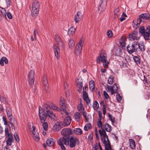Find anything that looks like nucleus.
Masks as SVG:
<instances>
[{"label": "nucleus", "instance_id": "10", "mask_svg": "<svg viewBox=\"0 0 150 150\" xmlns=\"http://www.w3.org/2000/svg\"><path fill=\"white\" fill-rule=\"evenodd\" d=\"M35 72L33 70H30L28 73V81L30 84H33L34 81Z\"/></svg>", "mask_w": 150, "mask_h": 150}, {"label": "nucleus", "instance_id": "24", "mask_svg": "<svg viewBox=\"0 0 150 150\" xmlns=\"http://www.w3.org/2000/svg\"><path fill=\"white\" fill-rule=\"evenodd\" d=\"M107 4V0H101V3L98 9L100 10L102 9V10H104L106 7Z\"/></svg>", "mask_w": 150, "mask_h": 150}, {"label": "nucleus", "instance_id": "16", "mask_svg": "<svg viewBox=\"0 0 150 150\" xmlns=\"http://www.w3.org/2000/svg\"><path fill=\"white\" fill-rule=\"evenodd\" d=\"M83 16V14L81 12L79 11L77 12L74 18V20L76 23H79L81 20Z\"/></svg>", "mask_w": 150, "mask_h": 150}, {"label": "nucleus", "instance_id": "12", "mask_svg": "<svg viewBox=\"0 0 150 150\" xmlns=\"http://www.w3.org/2000/svg\"><path fill=\"white\" fill-rule=\"evenodd\" d=\"M30 129H31L30 131L32 133V136L33 139L36 141H38L40 139V137L38 134L35 131V127L33 126L32 129L31 128Z\"/></svg>", "mask_w": 150, "mask_h": 150}, {"label": "nucleus", "instance_id": "45", "mask_svg": "<svg viewBox=\"0 0 150 150\" xmlns=\"http://www.w3.org/2000/svg\"><path fill=\"white\" fill-rule=\"evenodd\" d=\"M94 82L93 81H91L89 83V87L91 89L93 90L94 88Z\"/></svg>", "mask_w": 150, "mask_h": 150}, {"label": "nucleus", "instance_id": "18", "mask_svg": "<svg viewBox=\"0 0 150 150\" xmlns=\"http://www.w3.org/2000/svg\"><path fill=\"white\" fill-rule=\"evenodd\" d=\"M128 38L130 40H137L139 38L137 37V32L136 31H133L132 33L129 34Z\"/></svg>", "mask_w": 150, "mask_h": 150}, {"label": "nucleus", "instance_id": "33", "mask_svg": "<svg viewBox=\"0 0 150 150\" xmlns=\"http://www.w3.org/2000/svg\"><path fill=\"white\" fill-rule=\"evenodd\" d=\"M75 29L73 27H71L69 29L68 33L69 35H72L74 34L75 33Z\"/></svg>", "mask_w": 150, "mask_h": 150}, {"label": "nucleus", "instance_id": "55", "mask_svg": "<svg viewBox=\"0 0 150 150\" xmlns=\"http://www.w3.org/2000/svg\"><path fill=\"white\" fill-rule=\"evenodd\" d=\"M107 34L109 38L111 37L112 35V32L110 30H108L107 33Z\"/></svg>", "mask_w": 150, "mask_h": 150}, {"label": "nucleus", "instance_id": "29", "mask_svg": "<svg viewBox=\"0 0 150 150\" xmlns=\"http://www.w3.org/2000/svg\"><path fill=\"white\" fill-rule=\"evenodd\" d=\"M32 8H40V3L37 1H34L32 4Z\"/></svg>", "mask_w": 150, "mask_h": 150}, {"label": "nucleus", "instance_id": "1", "mask_svg": "<svg viewBox=\"0 0 150 150\" xmlns=\"http://www.w3.org/2000/svg\"><path fill=\"white\" fill-rule=\"evenodd\" d=\"M97 60L98 63L100 64V62H102L103 66L105 68H106L108 67L109 62L107 60V55L105 51H101L100 55L98 57Z\"/></svg>", "mask_w": 150, "mask_h": 150}, {"label": "nucleus", "instance_id": "5", "mask_svg": "<svg viewBox=\"0 0 150 150\" xmlns=\"http://www.w3.org/2000/svg\"><path fill=\"white\" fill-rule=\"evenodd\" d=\"M138 42L134 41L131 44L129 45L127 47L128 52L129 54H132L134 52H136L138 48Z\"/></svg>", "mask_w": 150, "mask_h": 150}, {"label": "nucleus", "instance_id": "34", "mask_svg": "<svg viewBox=\"0 0 150 150\" xmlns=\"http://www.w3.org/2000/svg\"><path fill=\"white\" fill-rule=\"evenodd\" d=\"M1 9L0 10V13H1H1L2 14H1V15L2 16V17H3L6 19L7 13L6 10L3 8L1 7Z\"/></svg>", "mask_w": 150, "mask_h": 150}, {"label": "nucleus", "instance_id": "51", "mask_svg": "<svg viewBox=\"0 0 150 150\" xmlns=\"http://www.w3.org/2000/svg\"><path fill=\"white\" fill-rule=\"evenodd\" d=\"M119 9L118 8H117L115 9V18H116L118 16L120 15V14L119 13Z\"/></svg>", "mask_w": 150, "mask_h": 150}, {"label": "nucleus", "instance_id": "41", "mask_svg": "<svg viewBox=\"0 0 150 150\" xmlns=\"http://www.w3.org/2000/svg\"><path fill=\"white\" fill-rule=\"evenodd\" d=\"M104 128L106 131L108 132H110L112 130L111 126L108 123H106L105 125Z\"/></svg>", "mask_w": 150, "mask_h": 150}, {"label": "nucleus", "instance_id": "31", "mask_svg": "<svg viewBox=\"0 0 150 150\" xmlns=\"http://www.w3.org/2000/svg\"><path fill=\"white\" fill-rule=\"evenodd\" d=\"M139 47L140 49V51L141 52H143L145 50V47L143 43H139L138 42Z\"/></svg>", "mask_w": 150, "mask_h": 150}, {"label": "nucleus", "instance_id": "37", "mask_svg": "<svg viewBox=\"0 0 150 150\" xmlns=\"http://www.w3.org/2000/svg\"><path fill=\"white\" fill-rule=\"evenodd\" d=\"M126 38L124 37H122L120 41V45L122 47H125L126 45L125 40Z\"/></svg>", "mask_w": 150, "mask_h": 150}, {"label": "nucleus", "instance_id": "35", "mask_svg": "<svg viewBox=\"0 0 150 150\" xmlns=\"http://www.w3.org/2000/svg\"><path fill=\"white\" fill-rule=\"evenodd\" d=\"M74 132L76 134L81 135L82 134V130L79 128H76L74 129Z\"/></svg>", "mask_w": 150, "mask_h": 150}, {"label": "nucleus", "instance_id": "57", "mask_svg": "<svg viewBox=\"0 0 150 150\" xmlns=\"http://www.w3.org/2000/svg\"><path fill=\"white\" fill-rule=\"evenodd\" d=\"M13 140V139H8L6 142L7 145H8L9 146L11 145L12 144Z\"/></svg>", "mask_w": 150, "mask_h": 150}, {"label": "nucleus", "instance_id": "21", "mask_svg": "<svg viewBox=\"0 0 150 150\" xmlns=\"http://www.w3.org/2000/svg\"><path fill=\"white\" fill-rule=\"evenodd\" d=\"M47 144L50 147L53 146L55 143V140L52 138H49L46 140Z\"/></svg>", "mask_w": 150, "mask_h": 150}, {"label": "nucleus", "instance_id": "39", "mask_svg": "<svg viewBox=\"0 0 150 150\" xmlns=\"http://www.w3.org/2000/svg\"><path fill=\"white\" fill-rule=\"evenodd\" d=\"M43 83L45 87H47L48 86V83L47 80V76L46 75H44L43 76L42 79Z\"/></svg>", "mask_w": 150, "mask_h": 150}, {"label": "nucleus", "instance_id": "3", "mask_svg": "<svg viewBox=\"0 0 150 150\" xmlns=\"http://www.w3.org/2000/svg\"><path fill=\"white\" fill-rule=\"evenodd\" d=\"M139 33L143 35L146 40H149L150 36V26H147L145 29L143 26L140 27L139 29Z\"/></svg>", "mask_w": 150, "mask_h": 150}, {"label": "nucleus", "instance_id": "15", "mask_svg": "<svg viewBox=\"0 0 150 150\" xmlns=\"http://www.w3.org/2000/svg\"><path fill=\"white\" fill-rule=\"evenodd\" d=\"M63 123L61 121L57 122L53 126V129L55 131L59 130L63 127Z\"/></svg>", "mask_w": 150, "mask_h": 150}, {"label": "nucleus", "instance_id": "6", "mask_svg": "<svg viewBox=\"0 0 150 150\" xmlns=\"http://www.w3.org/2000/svg\"><path fill=\"white\" fill-rule=\"evenodd\" d=\"M84 44V39L81 38L78 44L76 46L75 53L77 55H79L81 53L82 48Z\"/></svg>", "mask_w": 150, "mask_h": 150}, {"label": "nucleus", "instance_id": "23", "mask_svg": "<svg viewBox=\"0 0 150 150\" xmlns=\"http://www.w3.org/2000/svg\"><path fill=\"white\" fill-rule=\"evenodd\" d=\"M141 22V20L138 18L137 20H134L132 24L133 28L135 29H137L139 27Z\"/></svg>", "mask_w": 150, "mask_h": 150}, {"label": "nucleus", "instance_id": "25", "mask_svg": "<svg viewBox=\"0 0 150 150\" xmlns=\"http://www.w3.org/2000/svg\"><path fill=\"white\" fill-rule=\"evenodd\" d=\"M5 134L6 136L8 137V139H13L12 135L9 133L8 129L7 127L5 128Z\"/></svg>", "mask_w": 150, "mask_h": 150}, {"label": "nucleus", "instance_id": "49", "mask_svg": "<svg viewBox=\"0 0 150 150\" xmlns=\"http://www.w3.org/2000/svg\"><path fill=\"white\" fill-rule=\"evenodd\" d=\"M97 125L99 128H100L102 129H103L104 127L101 121L98 120L97 123Z\"/></svg>", "mask_w": 150, "mask_h": 150}, {"label": "nucleus", "instance_id": "4", "mask_svg": "<svg viewBox=\"0 0 150 150\" xmlns=\"http://www.w3.org/2000/svg\"><path fill=\"white\" fill-rule=\"evenodd\" d=\"M59 105L60 110L58 111L61 112V113L62 115V117L67 115L68 113L65 109L66 107L65 101L62 97H60V98Z\"/></svg>", "mask_w": 150, "mask_h": 150}, {"label": "nucleus", "instance_id": "42", "mask_svg": "<svg viewBox=\"0 0 150 150\" xmlns=\"http://www.w3.org/2000/svg\"><path fill=\"white\" fill-rule=\"evenodd\" d=\"M130 146L132 149H134L135 147V142L134 140L132 139H129Z\"/></svg>", "mask_w": 150, "mask_h": 150}, {"label": "nucleus", "instance_id": "22", "mask_svg": "<svg viewBox=\"0 0 150 150\" xmlns=\"http://www.w3.org/2000/svg\"><path fill=\"white\" fill-rule=\"evenodd\" d=\"M139 20H142V19H143L148 20L150 19V14L148 13H144L140 14L138 18Z\"/></svg>", "mask_w": 150, "mask_h": 150}, {"label": "nucleus", "instance_id": "36", "mask_svg": "<svg viewBox=\"0 0 150 150\" xmlns=\"http://www.w3.org/2000/svg\"><path fill=\"white\" fill-rule=\"evenodd\" d=\"M77 110L81 113L85 110V108L83 104H79L77 106Z\"/></svg>", "mask_w": 150, "mask_h": 150}, {"label": "nucleus", "instance_id": "27", "mask_svg": "<svg viewBox=\"0 0 150 150\" xmlns=\"http://www.w3.org/2000/svg\"><path fill=\"white\" fill-rule=\"evenodd\" d=\"M39 9L32 8L31 11V15L33 17L37 16L39 13Z\"/></svg>", "mask_w": 150, "mask_h": 150}, {"label": "nucleus", "instance_id": "48", "mask_svg": "<svg viewBox=\"0 0 150 150\" xmlns=\"http://www.w3.org/2000/svg\"><path fill=\"white\" fill-rule=\"evenodd\" d=\"M108 117H109V120L111 121L112 123H115V120L114 117L111 115L109 114L108 115Z\"/></svg>", "mask_w": 150, "mask_h": 150}, {"label": "nucleus", "instance_id": "28", "mask_svg": "<svg viewBox=\"0 0 150 150\" xmlns=\"http://www.w3.org/2000/svg\"><path fill=\"white\" fill-rule=\"evenodd\" d=\"M81 115L79 112H76L74 115L75 121L77 122H79L81 119Z\"/></svg>", "mask_w": 150, "mask_h": 150}, {"label": "nucleus", "instance_id": "53", "mask_svg": "<svg viewBox=\"0 0 150 150\" xmlns=\"http://www.w3.org/2000/svg\"><path fill=\"white\" fill-rule=\"evenodd\" d=\"M2 119L3 121L4 122V125L6 126L7 125H8V122L6 120V117L4 116H3L2 117Z\"/></svg>", "mask_w": 150, "mask_h": 150}, {"label": "nucleus", "instance_id": "59", "mask_svg": "<svg viewBox=\"0 0 150 150\" xmlns=\"http://www.w3.org/2000/svg\"><path fill=\"white\" fill-rule=\"evenodd\" d=\"M1 60H4V62H5V64H7L8 62V61L7 59L5 57H3L1 58Z\"/></svg>", "mask_w": 150, "mask_h": 150}, {"label": "nucleus", "instance_id": "64", "mask_svg": "<svg viewBox=\"0 0 150 150\" xmlns=\"http://www.w3.org/2000/svg\"><path fill=\"white\" fill-rule=\"evenodd\" d=\"M81 113H82L83 114V116L85 118V119H87V113L84 110L83 112H81Z\"/></svg>", "mask_w": 150, "mask_h": 150}, {"label": "nucleus", "instance_id": "62", "mask_svg": "<svg viewBox=\"0 0 150 150\" xmlns=\"http://www.w3.org/2000/svg\"><path fill=\"white\" fill-rule=\"evenodd\" d=\"M103 111L104 115H105L106 113V107L105 104H103Z\"/></svg>", "mask_w": 150, "mask_h": 150}, {"label": "nucleus", "instance_id": "63", "mask_svg": "<svg viewBox=\"0 0 150 150\" xmlns=\"http://www.w3.org/2000/svg\"><path fill=\"white\" fill-rule=\"evenodd\" d=\"M95 135L96 136V137L97 138V139H99V137H98V132L97 129L96 128L95 130Z\"/></svg>", "mask_w": 150, "mask_h": 150}, {"label": "nucleus", "instance_id": "54", "mask_svg": "<svg viewBox=\"0 0 150 150\" xmlns=\"http://www.w3.org/2000/svg\"><path fill=\"white\" fill-rule=\"evenodd\" d=\"M116 98L118 102H120L122 100V98L121 96L118 94H117L116 95Z\"/></svg>", "mask_w": 150, "mask_h": 150}, {"label": "nucleus", "instance_id": "44", "mask_svg": "<svg viewBox=\"0 0 150 150\" xmlns=\"http://www.w3.org/2000/svg\"><path fill=\"white\" fill-rule=\"evenodd\" d=\"M114 78L112 76H110L108 79V83L110 84H112L113 83Z\"/></svg>", "mask_w": 150, "mask_h": 150}, {"label": "nucleus", "instance_id": "60", "mask_svg": "<svg viewBox=\"0 0 150 150\" xmlns=\"http://www.w3.org/2000/svg\"><path fill=\"white\" fill-rule=\"evenodd\" d=\"M103 94L105 98L106 99H108L109 98V96L107 93L105 91H103Z\"/></svg>", "mask_w": 150, "mask_h": 150}, {"label": "nucleus", "instance_id": "50", "mask_svg": "<svg viewBox=\"0 0 150 150\" xmlns=\"http://www.w3.org/2000/svg\"><path fill=\"white\" fill-rule=\"evenodd\" d=\"M69 45L70 48L74 47V42L73 40H69Z\"/></svg>", "mask_w": 150, "mask_h": 150}, {"label": "nucleus", "instance_id": "17", "mask_svg": "<svg viewBox=\"0 0 150 150\" xmlns=\"http://www.w3.org/2000/svg\"><path fill=\"white\" fill-rule=\"evenodd\" d=\"M58 47H59L56 44L54 45L53 46L55 55L58 59H59L60 57V50Z\"/></svg>", "mask_w": 150, "mask_h": 150}, {"label": "nucleus", "instance_id": "20", "mask_svg": "<svg viewBox=\"0 0 150 150\" xmlns=\"http://www.w3.org/2000/svg\"><path fill=\"white\" fill-rule=\"evenodd\" d=\"M55 39L57 42L58 46L60 47H63L64 44L62 42L59 36L57 35H56L55 36Z\"/></svg>", "mask_w": 150, "mask_h": 150}, {"label": "nucleus", "instance_id": "30", "mask_svg": "<svg viewBox=\"0 0 150 150\" xmlns=\"http://www.w3.org/2000/svg\"><path fill=\"white\" fill-rule=\"evenodd\" d=\"M50 108L51 109L55 111H58L60 110V108L52 103H50Z\"/></svg>", "mask_w": 150, "mask_h": 150}, {"label": "nucleus", "instance_id": "9", "mask_svg": "<svg viewBox=\"0 0 150 150\" xmlns=\"http://www.w3.org/2000/svg\"><path fill=\"white\" fill-rule=\"evenodd\" d=\"M69 146L71 148L75 147L76 144H79V139L76 137H71L69 138Z\"/></svg>", "mask_w": 150, "mask_h": 150}, {"label": "nucleus", "instance_id": "56", "mask_svg": "<svg viewBox=\"0 0 150 150\" xmlns=\"http://www.w3.org/2000/svg\"><path fill=\"white\" fill-rule=\"evenodd\" d=\"M14 135L16 140L18 142L19 141V139L17 133H15Z\"/></svg>", "mask_w": 150, "mask_h": 150}, {"label": "nucleus", "instance_id": "11", "mask_svg": "<svg viewBox=\"0 0 150 150\" xmlns=\"http://www.w3.org/2000/svg\"><path fill=\"white\" fill-rule=\"evenodd\" d=\"M88 89V87L85 86L83 88V98L84 100L86 101L87 105H88L90 102V100L88 97V93L86 91V90Z\"/></svg>", "mask_w": 150, "mask_h": 150}, {"label": "nucleus", "instance_id": "52", "mask_svg": "<svg viewBox=\"0 0 150 150\" xmlns=\"http://www.w3.org/2000/svg\"><path fill=\"white\" fill-rule=\"evenodd\" d=\"M98 115L99 116V118L98 119V120L101 121V120H102L103 119V117L102 116V113L101 112H98Z\"/></svg>", "mask_w": 150, "mask_h": 150}, {"label": "nucleus", "instance_id": "7", "mask_svg": "<svg viewBox=\"0 0 150 150\" xmlns=\"http://www.w3.org/2000/svg\"><path fill=\"white\" fill-rule=\"evenodd\" d=\"M106 91L108 92H110L112 95L117 93V86L115 83L113 86H110L107 85L106 88Z\"/></svg>", "mask_w": 150, "mask_h": 150}, {"label": "nucleus", "instance_id": "13", "mask_svg": "<svg viewBox=\"0 0 150 150\" xmlns=\"http://www.w3.org/2000/svg\"><path fill=\"white\" fill-rule=\"evenodd\" d=\"M58 144L60 145L64 144L66 145H69V139L64 137L60 138L57 141Z\"/></svg>", "mask_w": 150, "mask_h": 150}, {"label": "nucleus", "instance_id": "47", "mask_svg": "<svg viewBox=\"0 0 150 150\" xmlns=\"http://www.w3.org/2000/svg\"><path fill=\"white\" fill-rule=\"evenodd\" d=\"M42 123V126L44 130H45V131H47L48 127L47 122H45L43 123Z\"/></svg>", "mask_w": 150, "mask_h": 150}, {"label": "nucleus", "instance_id": "14", "mask_svg": "<svg viewBox=\"0 0 150 150\" xmlns=\"http://www.w3.org/2000/svg\"><path fill=\"white\" fill-rule=\"evenodd\" d=\"M40 108H41V107H39V117L40 122L41 123H43L45 122L46 121L47 116L44 112H40Z\"/></svg>", "mask_w": 150, "mask_h": 150}, {"label": "nucleus", "instance_id": "26", "mask_svg": "<svg viewBox=\"0 0 150 150\" xmlns=\"http://www.w3.org/2000/svg\"><path fill=\"white\" fill-rule=\"evenodd\" d=\"M71 118L70 116L66 117L64 120V122L66 126H68L70 125L71 121Z\"/></svg>", "mask_w": 150, "mask_h": 150}, {"label": "nucleus", "instance_id": "2", "mask_svg": "<svg viewBox=\"0 0 150 150\" xmlns=\"http://www.w3.org/2000/svg\"><path fill=\"white\" fill-rule=\"evenodd\" d=\"M99 133L101 136V139L104 144H105L107 147L108 148L110 146V141L104 129L99 130Z\"/></svg>", "mask_w": 150, "mask_h": 150}, {"label": "nucleus", "instance_id": "38", "mask_svg": "<svg viewBox=\"0 0 150 150\" xmlns=\"http://www.w3.org/2000/svg\"><path fill=\"white\" fill-rule=\"evenodd\" d=\"M93 107L95 110H97L99 107V105L97 101H94L93 104Z\"/></svg>", "mask_w": 150, "mask_h": 150}, {"label": "nucleus", "instance_id": "8", "mask_svg": "<svg viewBox=\"0 0 150 150\" xmlns=\"http://www.w3.org/2000/svg\"><path fill=\"white\" fill-rule=\"evenodd\" d=\"M72 133V131L70 128H67L63 129L61 131V134L64 136L63 137L68 139L70 137V135Z\"/></svg>", "mask_w": 150, "mask_h": 150}, {"label": "nucleus", "instance_id": "61", "mask_svg": "<svg viewBox=\"0 0 150 150\" xmlns=\"http://www.w3.org/2000/svg\"><path fill=\"white\" fill-rule=\"evenodd\" d=\"M78 82H77V85H80V84H83L82 82L83 81L81 79H77Z\"/></svg>", "mask_w": 150, "mask_h": 150}, {"label": "nucleus", "instance_id": "40", "mask_svg": "<svg viewBox=\"0 0 150 150\" xmlns=\"http://www.w3.org/2000/svg\"><path fill=\"white\" fill-rule=\"evenodd\" d=\"M7 116L8 117H10L12 115L11 110L9 107H7L6 110Z\"/></svg>", "mask_w": 150, "mask_h": 150}, {"label": "nucleus", "instance_id": "58", "mask_svg": "<svg viewBox=\"0 0 150 150\" xmlns=\"http://www.w3.org/2000/svg\"><path fill=\"white\" fill-rule=\"evenodd\" d=\"M94 150H99V146L97 144H96L94 145V147H93V149Z\"/></svg>", "mask_w": 150, "mask_h": 150}, {"label": "nucleus", "instance_id": "46", "mask_svg": "<svg viewBox=\"0 0 150 150\" xmlns=\"http://www.w3.org/2000/svg\"><path fill=\"white\" fill-rule=\"evenodd\" d=\"M92 127V125L90 123L86 124L85 126L84 129L85 131L88 130Z\"/></svg>", "mask_w": 150, "mask_h": 150}, {"label": "nucleus", "instance_id": "19", "mask_svg": "<svg viewBox=\"0 0 150 150\" xmlns=\"http://www.w3.org/2000/svg\"><path fill=\"white\" fill-rule=\"evenodd\" d=\"M47 116H48L53 121H55L57 118L55 114L50 110L45 113Z\"/></svg>", "mask_w": 150, "mask_h": 150}, {"label": "nucleus", "instance_id": "43", "mask_svg": "<svg viewBox=\"0 0 150 150\" xmlns=\"http://www.w3.org/2000/svg\"><path fill=\"white\" fill-rule=\"evenodd\" d=\"M133 59L137 64H140V60L139 57L134 56L133 57Z\"/></svg>", "mask_w": 150, "mask_h": 150}, {"label": "nucleus", "instance_id": "32", "mask_svg": "<svg viewBox=\"0 0 150 150\" xmlns=\"http://www.w3.org/2000/svg\"><path fill=\"white\" fill-rule=\"evenodd\" d=\"M50 105L47 104H45L43 106V108L44 113L46 112L48 110H50Z\"/></svg>", "mask_w": 150, "mask_h": 150}]
</instances>
